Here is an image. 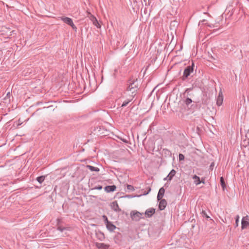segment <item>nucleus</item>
<instances>
[{
	"label": "nucleus",
	"instance_id": "obj_1",
	"mask_svg": "<svg viewBox=\"0 0 249 249\" xmlns=\"http://www.w3.org/2000/svg\"><path fill=\"white\" fill-rule=\"evenodd\" d=\"M132 219L135 221H138L141 218H143V213H141L138 211H133L130 213Z\"/></svg>",
	"mask_w": 249,
	"mask_h": 249
},
{
	"label": "nucleus",
	"instance_id": "obj_2",
	"mask_svg": "<svg viewBox=\"0 0 249 249\" xmlns=\"http://www.w3.org/2000/svg\"><path fill=\"white\" fill-rule=\"evenodd\" d=\"M60 18L64 22L71 26L72 28V29H76V27L75 25L73 24L71 18L64 16L61 17Z\"/></svg>",
	"mask_w": 249,
	"mask_h": 249
},
{
	"label": "nucleus",
	"instance_id": "obj_3",
	"mask_svg": "<svg viewBox=\"0 0 249 249\" xmlns=\"http://www.w3.org/2000/svg\"><path fill=\"white\" fill-rule=\"evenodd\" d=\"M241 224L242 229H245L249 228V217L248 215L242 218Z\"/></svg>",
	"mask_w": 249,
	"mask_h": 249
},
{
	"label": "nucleus",
	"instance_id": "obj_4",
	"mask_svg": "<svg viewBox=\"0 0 249 249\" xmlns=\"http://www.w3.org/2000/svg\"><path fill=\"white\" fill-rule=\"evenodd\" d=\"M138 89L137 83L135 82H134L131 83L129 86L128 87L127 90L128 91H130L132 94H133L136 92Z\"/></svg>",
	"mask_w": 249,
	"mask_h": 249
},
{
	"label": "nucleus",
	"instance_id": "obj_5",
	"mask_svg": "<svg viewBox=\"0 0 249 249\" xmlns=\"http://www.w3.org/2000/svg\"><path fill=\"white\" fill-rule=\"evenodd\" d=\"M104 218H105L106 226L107 229L110 231H113L116 229V226L113 224H112L111 222L108 221L107 216H104Z\"/></svg>",
	"mask_w": 249,
	"mask_h": 249
},
{
	"label": "nucleus",
	"instance_id": "obj_6",
	"mask_svg": "<svg viewBox=\"0 0 249 249\" xmlns=\"http://www.w3.org/2000/svg\"><path fill=\"white\" fill-rule=\"evenodd\" d=\"M90 20L92 22L93 24L96 26L98 28H101V25L99 23L97 18L92 14H90V16H89Z\"/></svg>",
	"mask_w": 249,
	"mask_h": 249
},
{
	"label": "nucleus",
	"instance_id": "obj_7",
	"mask_svg": "<svg viewBox=\"0 0 249 249\" xmlns=\"http://www.w3.org/2000/svg\"><path fill=\"white\" fill-rule=\"evenodd\" d=\"M223 101V95L221 91L219 92L218 96L216 99V104L218 106H220Z\"/></svg>",
	"mask_w": 249,
	"mask_h": 249
},
{
	"label": "nucleus",
	"instance_id": "obj_8",
	"mask_svg": "<svg viewBox=\"0 0 249 249\" xmlns=\"http://www.w3.org/2000/svg\"><path fill=\"white\" fill-rule=\"evenodd\" d=\"M160 201L159 205V209L160 210H163L167 205V202L165 199H160Z\"/></svg>",
	"mask_w": 249,
	"mask_h": 249
},
{
	"label": "nucleus",
	"instance_id": "obj_9",
	"mask_svg": "<svg viewBox=\"0 0 249 249\" xmlns=\"http://www.w3.org/2000/svg\"><path fill=\"white\" fill-rule=\"evenodd\" d=\"M110 206L111 208L115 211L119 212L121 211V209L119 208V205L117 202V201H114L111 203Z\"/></svg>",
	"mask_w": 249,
	"mask_h": 249
},
{
	"label": "nucleus",
	"instance_id": "obj_10",
	"mask_svg": "<svg viewBox=\"0 0 249 249\" xmlns=\"http://www.w3.org/2000/svg\"><path fill=\"white\" fill-rule=\"evenodd\" d=\"M164 193H165V190L163 187L161 188L159 190V193L158 194V196H157V199L158 200L162 199Z\"/></svg>",
	"mask_w": 249,
	"mask_h": 249
},
{
	"label": "nucleus",
	"instance_id": "obj_11",
	"mask_svg": "<svg viewBox=\"0 0 249 249\" xmlns=\"http://www.w3.org/2000/svg\"><path fill=\"white\" fill-rule=\"evenodd\" d=\"M155 213V210L153 208H150L147 209L145 212V215L147 216V217L151 216L154 213Z\"/></svg>",
	"mask_w": 249,
	"mask_h": 249
},
{
	"label": "nucleus",
	"instance_id": "obj_12",
	"mask_svg": "<svg viewBox=\"0 0 249 249\" xmlns=\"http://www.w3.org/2000/svg\"><path fill=\"white\" fill-rule=\"evenodd\" d=\"M193 69L192 68L190 67H188L186 69H185L184 71V76L186 77H187L190 74L191 72H192Z\"/></svg>",
	"mask_w": 249,
	"mask_h": 249
},
{
	"label": "nucleus",
	"instance_id": "obj_13",
	"mask_svg": "<svg viewBox=\"0 0 249 249\" xmlns=\"http://www.w3.org/2000/svg\"><path fill=\"white\" fill-rule=\"evenodd\" d=\"M96 247L99 249H107L108 248L109 246L104 243H97L96 244Z\"/></svg>",
	"mask_w": 249,
	"mask_h": 249
},
{
	"label": "nucleus",
	"instance_id": "obj_14",
	"mask_svg": "<svg viewBox=\"0 0 249 249\" xmlns=\"http://www.w3.org/2000/svg\"><path fill=\"white\" fill-rule=\"evenodd\" d=\"M116 188V186L111 185V186H107L105 188V190L107 192H113L115 190Z\"/></svg>",
	"mask_w": 249,
	"mask_h": 249
},
{
	"label": "nucleus",
	"instance_id": "obj_15",
	"mask_svg": "<svg viewBox=\"0 0 249 249\" xmlns=\"http://www.w3.org/2000/svg\"><path fill=\"white\" fill-rule=\"evenodd\" d=\"M176 173V172L175 170H172L171 172L169 173L168 176L166 178H165L164 179H166L167 178H168L169 180H171L172 179L173 177L175 176Z\"/></svg>",
	"mask_w": 249,
	"mask_h": 249
},
{
	"label": "nucleus",
	"instance_id": "obj_16",
	"mask_svg": "<svg viewBox=\"0 0 249 249\" xmlns=\"http://www.w3.org/2000/svg\"><path fill=\"white\" fill-rule=\"evenodd\" d=\"M193 178L194 180V183L196 185H197L201 183L199 177L196 175H194Z\"/></svg>",
	"mask_w": 249,
	"mask_h": 249
},
{
	"label": "nucleus",
	"instance_id": "obj_17",
	"mask_svg": "<svg viewBox=\"0 0 249 249\" xmlns=\"http://www.w3.org/2000/svg\"><path fill=\"white\" fill-rule=\"evenodd\" d=\"M86 167L89 169L91 171H95L98 172L99 171V169L97 167L92 166L91 165H88L86 166Z\"/></svg>",
	"mask_w": 249,
	"mask_h": 249
},
{
	"label": "nucleus",
	"instance_id": "obj_18",
	"mask_svg": "<svg viewBox=\"0 0 249 249\" xmlns=\"http://www.w3.org/2000/svg\"><path fill=\"white\" fill-rule=\"evenodd\" d=\"M220 183L223 189L224 190L225 188H226V184H225V183L224 182V178L223 177H221V178H220Z\"/></svg>",
	"mask_w": 249,
	"mask_h": 249
},
{
	"label": "nucleus",
	"instance_id": "obj_19",
	"mask_svg": "<svg viewBox=\"0 0 249 249\" xmlns=\"http://www.w3.org/2000/svg\"><path fill=\"white\" fill-rule=\"evenodd\" d=\"M45 179V177L44 176H40L37 178V180L40 183H42Z\"/></svg>",
	"mask_w": 249,
	"mask_h": 249
},
{
	"label": "nucleus",
	"instance_id": "obj_20",
	"mask_svg": "<svg viewBox=\"0 0 249 249\" xmlns=\"http://www.w3.org/2000/svg\"><path fill=\"white\" fill-rule=\"evenodd\" d=\"M239 216L237 215L236 217V220H235V226L238 227L239 225Z\"/></svg>",
	"mask_w": 249,
	"mask_h": 249
},
{
	"label": "nucleus",
	"instance_id": "obj_21",
	"mask_svg": "<svg viewBox=\"0 0 249 249\" xmlns=\"http://www.w3.org/2000/svg\"><path fill=\"white\" fill-rule=\"evenodd\" d=\"M192 102V101L190 98H187L185 100V103L187 105H189V104H191Z\"/></svg>",
	"mask_w": 249,
	"mask_h": 249
},
{
	"label": "nucleus",
	"instance_id": "obj_22",
	"mask_svg": "<svg viewBox=\"0 0 249 249\" xmlns=\"http://www.w3.org/2000/svg\"><path fill=\"white\" fill-rule=\"evenodd\" d=\"M184 159V156L183 154H179V160H183Z\"/></svg>",
	"mask_w": 249,
	"mask_h": 249
},
{
	"label": "nucleus",
	"instance_id": "obj_23",
	"mask_svg": "<svg viewBox=\"0 0 249 249\" xmlns=\"http://www.w3.org/2000/svg\"><path fill=\"white\" fill-rule=\"evenodd\" d=\"M129 102V101L124 102L123 103V104L122 105V107H125V106H126L128 104Z\"/></svg>",
	"mask_w": 249,
	"mask_h": 249
},
{
	"label": "nucleus",
	"instance_id": "obj_24",
	"mask_svg": "<svg viewBox=\"0 0 249 249\" xmlns=\"http://www.w3.org/2000/svg\"><path fill=\"white\" fill-rule=\"evenodd\" d=\"M65 229V228H62V227H59L58 228V230L59 231H63V230Z\"/></svg>",
	"mask_w": 249,
	"mask_h": 249
},
{
	"label": "nucleus",
	"instance_id": "obj_25",
	"mask_svg": "<svg viewBox=\"0 0 249 249\" xmlns=\"http://www.w3.org/2000/svg\"><path fill=\"white\" fill-rule=\"evenodd\" d=\"M131 188H132V186H131V185H127V188H128V189H130Z\"/></svg>",
	"mask_w": 249,
	"mask_h": 249
},
{
	"label": "nucleus",
	"instance_id": "obj_26",
	"mask_svg": "<svg viewBox=\"0 0 249 249\" xmlns=\"http://www.w3.org/2000/svg\"><path fill=\"white\" fill-rule=\"evenodd\" d=\"M201 182L203 183H205V182L203 180H202L201 181H200Z\"/></svg>",
	"mask_w": 249,
	"mask_h": 249
},
{
	"label": "nucleus",
	"instance_id": "obj_27",
	"mask_svg": "<svg viewBox=\"0 0 249 249\" xmlns=\"http://www.w3.org/2000/svg\"><path fill=\"white\" fill-rule=\"evenodd\" d=\"M88 14L89 15V16H90V14H90V12H88Z\"/></svg>",
	"mask_w": 249,
	"mask_h": 249
},
{
	"label": "nucleus",
	"instance_id": "obj_28",
	"mask_svg": "<svg viewBox=\"0 0 249 249\" xmlns=\"http://www.w3.org/2000/svg\"><path fill=\"white\" fill-rule=\"evenodd\" d=\"M102 189V187L101 186L98 187V189Z\"/></svg>",
	"mask_w": 249,
	"mask_h": 249
},
{
	"label": "nucleus",
	"instance_id": "obj_29",
	"mask_svg": "<svg viewBox=\"0 0 249 249\" xmlns=\"http://www.w3.org/2000/svg\"><path fill=\"white\" fill-rule=\"evenodd\" d=\"M206 217H207V218H209V216H208V215H207V216H206Z\"/></svg>",
	"mask_w": 249,
	"mask_h": 249
}]
</instances>
